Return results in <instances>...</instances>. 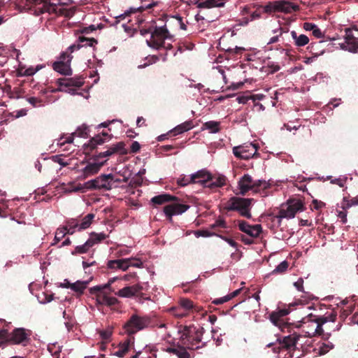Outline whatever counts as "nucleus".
I'll use <instances>...</instances> for the list:
<instances>
[{
  "label": "nucleus",
  "instance_id": "c85d7f7f",
  "mask_svg": "<svg viewBox=\"0 0 358 358\" xmlns=\"http://www.w3.org/2000/svg\"><path fill=\"white\" fill-rule=\"evenodd\" d=\"M291 36L297 47H303L309 43V38L305 34L298 35L295 31H291Z\"/></svg>",
  "mask_w": 358,
  "mask_h": 358
},
{
  "label": "nucleus",
  "instance_id": "1a4fd4ad",
  "mask_svg": "<svg viewBox=\"0 0 358 358\" xmlns=\"http://www.w3.org/2000/svg\"><path fill=\"white\" fill-rule=\"evenodd\" d=\"M345 32V41L339 43L341 48L351 52H356L358 49V29L355 27L347 28Z\"/></svg>",
  "mask_w": 358,
  "mask_h": 358
},
{
  "label": "nucleus",
  "instance_id": "774afa93",
  "mask_svg": "<svg viewBox=\"0 0 358 358\" xmlns=\"http://www.w3.org/2000/svg\"><path fill=\"white\" fill-rule=\"evenodd\" d=\"M141 145L137 141H134L131 143V148H130V152L132 153H136L140 150Z\"/></svg>",
  "mask_w": 358,
  "mask_h": 358
},
{
  "label": "nucleus",
  "instance_id": "5701e85b",
  "mask_svg": "<svg viewBox=\"0 0 358 358\" xmlns=\"http://www.w3.org/2000/svg\"><path fill=\"white\" fill-rule=\"evenodd\" d=\"M240 194L243 196L252 189V178L248 174H245L238 181Z\"/></svg>",
  "mask_w": 358,
  "mask_h": 358
},
{
  "label": "nucleus",
  "instance_id": "20e7f679",
  "mask_svg": "<svg viewBox=\"0 0 358 358\" xmlns=\"http://www.w3.org/2000/svg\"><path fill=\"white\" fill-rule=\"evenodd\" d=\"M202 336L201 330L185 326L182 331L181 343L187 349L194 350L200 348L197 345L201 342Z\"/></svg>",
  "mask_w": 358,
  "mask_h": 358
},
{
  "label": "nucleus",
  "instance_id": "864d4df0",
  "mask_svg": "<svg viewBox=\"0 0 358 358\" xmlns=\"http://www.w3.org/2000/svg\"><path fill=\"white\" fill-rule=\"evenodd\" d=\"M263 185V188L266 189L267 187V184L265 180H257L253 181L252 180V189L251 190H253L255 192H257L259 188L261 187Z\"/></svg>",
  "mask_w": 358,
  "mask_h": 358
},
{
  "label": "nucleus",
  "instance_id": "f257e3e1",
  "mask_svg": "<svg viewBox=\"0 0 358 358\" xmlns=\"http://www.w3.org/2000/svg\"><path fill=\"white\" fill-rule=\"evenodd\" d=\"M174 41V35L172 34L166 27V25L157 26L152 29L149 39H146L147 45L155 50L164 48L171 50V43Z\"/></svg>",
  "mask_w": 358,
  "mask_h": 358
},
{
  "label": "nucleus",
  "instance_id": "aec40b11",
  "mask_svg": "<svg viewBox=\"0 0 358 358\" xmlns=\"http://www.w3.org/2000/svg\"><path fill=\"white\" fill-rule=\"evenodd\" d=\"M142 289L143 287L137 284L132 286H127L120 289L117 292H115V294L120 297L129 298L136 296L141 292Z\"/></svg>",
  "mask_w": 358,
  "mask_h": 358
},
{
  "label": "nucleus",
  "instance_id": "f704fd0d",
  "mask_svg": "<svg viewBox=\"0 0 358 358\" xmlns=\"http://www.w3.org/2000/svg\"><path fill=\"white\" fill-rule=\"evenodd\" d=\"M108 149L111 152L112 155L117 153L120 155H125L127 153L125 148V144L123 142H118L116 144H113Z\"/></svg>",
  "mask_w": 358,
  "mask_h": 358
},
{
  "label": "nucleus",
  "instance_id": "39448f33",
  "mask_svg": "<svg viewBox=\"0 0 358 358\" xmlns=\"http://www.w3.org/2000/svg\"><path fill=\"white\" fill-rule=\"evenodd\" d=\"M34 3V12L36 15L48 13L49 14H63L62 6L59 4V0H29Z\"/></svg>",
  "mask_w": 358,
  "mask_h": 358
},
{
  "label": "nucleus",
  "instance_id": "5fc2aeb1",
  "mask_svg": "<svg viewBox=\"0 0 358 358\" xmlns=\"http://www.w3.org/2000/svg\"><path fill=\"white\" fill-rule=\"evenodd\" d=\"M216 227H222L223 229H227V225L226 222L222 218L217 219L214 224L210 225V229H215Z\"/></svg>",
  "mask_w": 358,
  "mask_h": 358
},
{
  "label": "nucleus",
  "instance_id": "473e14b6",
  "mask_svg": "<svg viewBox=\"0 0 358 358\" xmlns=\"http://www.w3.org/2000/svg\"><path fill=\"white\" fill-rule=\"evenodd\" d=\"M220 122L217 121H208L203 124L202 130L208 129L210 133L215 134L220 131Z\"/></svg>",
  "mask_w": 358,
  "mask_h": 358
},
{
  "label": "nucleus",
  "instance_id": "f8f14e48",
  "mask_svg": "<svg viewBox=\"0 0 358 358\" xmlns=\"http://www.w3.org/2000/svg\"><path fill=\"white\" fill-rule=\"evenodd\" d=\"M116 278H111L108 282L103 285H97L91 287L90 291L91 294H96V301L99 304L106 303L107 294L113 292L111 285L115 281Z\"/></svg>",
  "mask_w": 358,
  "mask_h": 358
},
{
  "label": "nucleus",
  "instance_id": "0eeeda50",
  "mask_svg": "<svg viewBox=\"0 0 358 358\" xmlns=\"http://www.w3.org/2000/svg\"><path fill=\"white\" fill-rule=\"evenodd\" d=\"M304 210V203L302 200L299 199H290L287 201V204L282 205V208L276 216L278 218L290 219L294 217L298 212Z\"/></svg>",
  "mask_w": 358,
  "mask_h": 358
},
{
  "label": "nucleus",
  "instance_id": "c9c22d12",
  "mask_svg": "<svg viewBox=\"0 0 358 358\" xmlns=\"http://www.w3.org/2000/svg\"><path fill=\"white\" fill-rule=\"evenodd\" d=\"M106 238L107 236L103 233L97 234L95 232H92L90 234V237L87 241L92 242V247H93L94 245L101 243Z\"/></svg>",
  "mask_w": 358,
  "mask_h": 358
},
{
  "label": "nucleus",
  "instance_id": "393cba45",
  "mask_svg": "<svg viewBox=\"0 0 358 358\" xmlns=\"http://www.w3.org/2000/svg\"><path fill=\"white\" fill-rule=\"evenodd\" d=\"M278 12L291 13L299 10V6L288 1H277Z\"/></svg>",
  "mask_w": 358,
  "mask_h": 358
},
{
  "label": "nucleus",
  "instance_id": "3c124183",
  "mask_svg": "<svg viewBox=\"0 0 358 358\" xmlns=\"http://www.w3.org/2000/svg\"><path fill=\"white\" fill-rule=\"evenodd\" d=\"M264 10L266 13L278 12L277 1L268 3L264 7Z\"/></svg>",
  "mask_w": 358,
  "mask_h": 358
},
{
  "label": "nucleus",
  "instance_id": "2f4dec72",
  "mask_svg": "<svg viewBox=\"0 0 358 358\" xmlns=\"http://www.w3.org/2000/svg\"><path fill=\"white\" fill-rule=\"evenodd\" d=\"M95 217L94 213H89L82 219H79V230H85L90 227Z\"/></svg>",
  "mask_w": 358,
  "mask_h": 358
},
{
  "label": "nucleus",
  "instance_id": "58836bf2",
  "mask_svg": "<svg viewBox=\"0 0 358 358\" xmlns=\"http://www.w3.org/2000/svg\"><path fill=\"white\" fill-rule=\"evenodd\" d=\"M192 183H194V180L192 178V175H190V176L181 175L177 179V184L178 186H180V187H185L189 184H192Z\"/></svg>",
  "mask_w": 358,
  "mask_h": 358
},
{
  "label": "nucleus",
  "instance_id": "69168bd1",
  "mask_svg": "<svg viewBox=\"0 0 358 358\" xmlns=\"http://www.w3.org/2000/svg\"><path fill=\"white\" fill-rule=\"evenodd\" d=\"M186 347H181L178 357L179 358H190L189 354L186 350Z\"/></svg>",
  "mask_w": 358,
  "mask_h": 358
},
{
  "label": "nucleus",
  "instance_id": "bf43d9fd",
  "mask_svg": "<svg viewBox=\"0 0 358 358\" xmlns=\"http://www.w3.org/2000/svg\"><path fill=\"white\" fill-rule=\"evenodd\" d=\"M196 236L210 237L215 235L214 233L209 231L208 230H199L196 231Z\"/></svg>",
  "mask_w": 358,
  "mask_h": 358
},
{
  "label": "nucleus",
  "instance_id": "2eb2a0df",
  "mask_svg": "<svg viewBox=\"0 0 358 358\" xmlns=\"http://www.w3.org/2000/svg\"><path fill=\"white\" fill-rule=\"evenodd\" d=\"M237 222L239 230L252 238H257L262 232L261 224L251 225L245 220H238Z\"/></svg>",
  "mask_w": 358,
  "mask_h": 358
},
{
  "label": "nucleus",
  "instance_id": "6e6552de",
  "mask_svg": "<svg viewBox=\"0 0 358 358\" xmlns=\"http://www.w3.org/2000/svg\"><path fill=\"white\" fill-rule=\"evenodd\" d=\"M32 331L22 327L15 328L12 331H8L10 345H21L27 346L30 343Z\"/></svg>",
  "mask_w": 358,
  "mask_h": 358
},
{
  "label": "nucleus",
  "instance_id": "72a5a7b5",
  "mask_svg": "<svg viewBox=\"0 0 358 358\" xmlns=\"http://www.w3.org/2000/svg\"><path fill=\"white\" fill-rule=\"evenodd\" d=\"M88 283V281L77 280L76 282L71 284V289L78 295H82L87 288Z\"/></svg>",
  "mask_w": 358,
  "mask_h": 358
},
{
  "label": "nucleus",
  "instance_id": "cd10ccee",
  "mask_svg": "<svg viewBox=\"0 0 358 358\" xmlns=\"http://www.w3.org/2000/svg\"><path fill=\"white\" fill-rule=\"evenodd\" d=\"M225 0H204L197 3V7L200 8H211L215 7H223Z\"/></svg>",
  "mask_w": 358,
  "mask_h": 358
},
{
  "label": "nucleus",
  "instance_id": "dca6fc26",
  "mask_svg": "<svg viewBox=\"0 0 358 358\" xmlns=\"http://www.w3.org/2000/svg\"><path fill=\"white\" fill-rule=\"evenodd\" d=\"M92 160V162H88L86 166L81 170V178L83 179L97 173L106 162V160L103 162H100L98 159Z\"/></svg>",
  "mask_w": 358,
  "mask_h": 358
},
{
  "label": "nucleus",
  "instance_id": "6ab92c4d",
  "mask_svg": "<svg viewBox=\"0 0 358 358\" xmlns=\"http://www.w3.org/2000/svg\"><path fill=\"white\" fill-rule=\"evenodd\" d=\"M57 83L60 88L77 87H80L84 84L83 78L82 77H73L69 78H59Z\"/></svg>",
  "mask_w": 358,
  "mask_h": 358
},
{
  "label": "nucleus",
  "instance_id": "a19ab883",
  "mask_svg": "<svg viewBox=\"0 0 358 358\" xmlns=\"http://www.w3.org/2000/svg\"><path fill=\"white\" fill-rule=\"evenodd\" d=\"M9 344L8 330L6 329H0V347L6 346Z\"/></svg>",
  "mask_w": 358,
  "mask_h": 358
},
{
  "label": "nucleus",
  "instance_id": "4d7b16f0",
  "mask_svg": "<svg viewBox=\"0 0 358 358\" xmlns=\"http://www.w3.org/2000/svg\"><path fill=\"white\" fill-rule=\"evenodd\" d=\"M111 155H112L111 152L108 150V149H107V150H106L104 152H101L98 155H93L90 158V159H98L99 161V159L101 158L108 157H110Z\"/></svg>",
  "mask_w": 358,
  "mask_h": 358
},
{
  "label": "nucleus",
  "instance_id": "09e8293b",
  "mask_svg": "<svg viewBox=\"0 0 358 358\" xmlns=\"http://www.w3.org/2000/svg\"><path fill=\"white\" fill-rule=\"evenodd\" d=\"M180 305L186 310H189L194 308L193 301L188 299H181L180 301Z\"/></svg>",
  "mask_w": 358,
  "mask_h": 358
},
{
  "label": "nucleus",
  "instance_id": "79ce46f5",
  "mask_svg": "<svg viewBox=\"0 0 358 358\" xmlns=\"http://www.w3.org/2000/svg\"><path fill=\"white\" fill-rule=\"evenodd\" d=\"M233 153L237 158L242 159H249L255 155V152L243 155L241 150H240V146L234 147L233 148Z\"/></svg>",
  "mask_w": 358,
  "mask_h": 358
},
{
  "label": "nucleus",
  "instance_id": "6e6d98bb",
  "mask_svg": "<svg viewBox=\"0 0 358 358\" xmlns=\"http://www.w3.org/2000/svg\"><path fill=\"white\" fill-rule=\"evenodd\" d=\"M111 155H112L111 152L108 150V149H107V150H106L104 152H101L98 155H93L90 158V159H98L99 161V159L101 158L108 157H110Z\"/></svg>",
  "mask_w": 358,
  "mask_h": 358
},
{
  "label": "nucleus",
  "instance_id": "e433bc0d",
  "mask_svg": "<svg viewBox=\"0 0 358 358\" xmlns=\"http://www.w3.org/2000/svg\"><path fill=\"white\" fill-rule=\"evenodd\" d=\"M91 248L92 242L87 241L83 245L76 246L75 250L72 251L71 254L73 255H76L77 254H85Z\"/></svg>",
  "mask_w": 358,
  "mask_h": 358
},
{
  "label": "nucleus",
  "instance_id": "f3484780",
  "mask_svg": "<svg viewBox=\"0 0 358 358\" xmlns=\"http://www.w3.org/2000/svg\"><path fill=\"white\" fill-rule=\"evenodd\" d=\"M194 183H198L207 187L210 180H213L212 174L206 169H201L192 174Z\"/></svg>",
  "mask_w": 358,
  "mask_h": 358
},
{
  "label": "nucleus",
  "instance_id": "680f3d73",
  "mask_svg": "<svg viewBox=\"0 0 358 358\" xmlns=\"http://www.w3.org/2000/svg\"><path fill=\"white\" fill-rule=\"evenodd\" d=\"M112 336V331L110 329L103 330L100 331V336L103 340H109Z\"/></svg>",
  "mask_w": 358,
  "mask_h": 358
},
{
  "label": "nucleus",
  "instance_id": "4c0bfd02",
  "mask_svg": "<svg viewBox=\"0 0 358 358\" xmlns=\"http://www.w3.org/2000/svg\"><path fill=\"white\" fill-rule=\"evenodd\" d=\"M90 129L86 124H83L77 128L73 135L80 138H88L89 137Z\"/></svg>",
  "mask_w": 358,
  "mask_h": 358
},
{
  "label": "nucleus",
  "instance_id": "4468645a",
  "mask_svg": "<svg viewBox=\"0 0 358 358\" xmlns=\"http://www.w3.org/2000/svg\"><path fill=\"white\" fill-rule=\"evenodd\" d=\"M173 203H169L164 207V213L166 217L172 220V217L176 215H180L187 210L189 208V205L180 203V199L177 201H172Z\"/></svg>",
  "mask_w": 358,
  "mask_h": 358
},
{
  "label": "nucleus",
  "instance_id": "13d9d810",
  "mask_svg": "<svg viewBox=\"0 0 358 358\" xmlns=\"http://www.w3.org/2000/svg\"><path fill=\"white\" fill-rule=\"evenodd\" d=\"M108 294H107L105 305L111 306H114V305L117 304L118 302V300L115 297L109 296Z\"/></svg>",
  "mask_w": 358,
  "mask_h": 358
},
{
  "label": "nucleus",
  "instance_id": "7c9ffc66",
  "mask_svg": "<svg viewBox=\"0 0 358 358\" xmlns=\"http://www.w3.org/2000/svg\"><path fill=\"white\" fill-rule=\"evenodd\" d=\"M236 100L238 103H248V104H252L255 106V110H264V108L262 104L259 105L257 103H255V99L254 96H238L236 98Z\"/></svg>",
  "mask_w": 358,
  "mask_h": 358
},
{
  "label": "nucleus",
  "instance_id": "b1692460",
  "mask_svg": "<svg viewBox=\"0 0 358 358\" xmlns=\"http://www.w3.org/2000/svg\"><path fill=\"white\" fill-rule=\"evenodd\" d=\"M134 337H130L121 342L117 346V350L114 352V355L123 357L129 352L131 345L134 343Z\"/></svg>",
  "mask_w": 358,
  "mask_h": 358
},
{
  "label": "nucleus",
  "instance_id": "e2e57ef3",
  "mask_svg": "<svg viewBox=\"0 0 358 358\" xmlns=\"http://www.w3.org/2000/svg\"><path fill=\"white\" fill-rule=\"evenodd\" d=\"M158 4L157 1H152L151 3L141 6L138 7V9H140V12H142L143 10L152 8L153 7L156 6Z\"/></svg>",
  "mask_w": 358,
  "mask_h": 358
},
{
  "label": "nucleus",
  "instance_id": "338daca9",
  "mask_svg": "<svg viewBox=\"0 0 358 358\" xmlns=\"http://www.w3.org/2000/svg\"><path fill=\"white\" fill-rule=\"evenodd\" d=\"M339 104H340V100H334V101L329 103L326 106L325 110H334V108H336V106H338Z\"/></svg>",
  "mask_w": 358,
  "mask_h": 358
},
{
  "label": "nucleus",
  "instance_id": "412c9836",
  "mask_svg": "<svg viewBox=\"0 0 358 358\" xmlns=\"http://www.w3.org/2000/svg\"><path fill=\"white\" fill-rule=\"evenodd\" d=\"M301 337L300 334L294 332L287 336H285L280 343L281 348L286 350H294L298 341Z\"/></svg>",
  "mask_w": 358,
  "mask_h": 358
},
{
  "label": "nucleus",
  "instance_id": "7ed1b4c3",
  "mask_svg": "<svg viewBox=\"0 0 358 358\" xmlns=\"http://www.w3.org/2000/svg\"><path fill=\"white\" fill-rule=\"evenodd\" d=\"M253 199L232 196L227 203L225 209L228 211H238L240 215L245 218L250 219L252 214L250 208Z\"/></svg>",
  "mask_w": 358,
  "mask_h": 358
},
{
  "label": "nucleus",
  "instance_id": "ddd939ff",
  "mask_svg": "<svg viewBox=\"0 0 358 358\" xmlns=\"http://www.w3.org/2000/svg\"><path fill=\"white\" fill-rule=\"evenodd\" d=\"M290 313L289 308H281L276 311L272 312L270 315V320L271 322L278 327L282 331H289L290 324L284 321L283 317Z\"/></svg>",
  "mask_w": 358,
  "mask_h": 358
},
{
  "label": "nucleus",
  "instance_id": "de8ad7c7",
  "mask_svg": "<svg viewBox=\"0 0 358 358\" xmlns=\"http://www.w3.org/2000/svg\"><path fill=\"white\" fill-rule=\"evenodd\" d=\"M66 234V232L65 228H62V227L58 228L55 233L54 244L59 243L65 236Z\"/></svg>",
  "mask_w": 358,
  "mask_h": 358
},
{
  "label": "nucleus",
  "instance_id": "bb28decb",
  "mask_svg": "<svg viewBox=\"0 0 358 358\" xmlns=\"http://www.w3.org/2000/svg\"><path fill=\"white\" fill-rule=\"evenodd\" d=\"M194 127V125L192 120L185 121L171 130L170 133L172 134L173 136H176L190 130Z\"/></svg>",
  "mask_w": 358,
  "mask_h": 358
},
{
  "label": "nucleus",
  "instance_id": "a18cd8bd",
  "mask_svg": "<svg viewBox=\"0 0 358 358\" xmlns=\"http://www.w3.org/2000/svg\"><path fill=\"white\" fill-rule=\"evenodd\" d=\"M273 32L277 34L269 39V41L267 42V45L278 42L280 37L283 33V31L281 27H279L278 29L273 30Z\"/></svg>",
  "mask_w": 358,
  "mask_h": 358
},
{
  "label": "nucleus",
  "instance_id": "a211bd4d",
  "mask_svg": "<svg viewBox=\"0 0 358 358\" xmlns=\"http://www.w3.org/2000/svg\"><path fill=\"white\" fill-rule=\"evenodd\" d=\"M106 142L105 138L101 134H96L92 137L90 141L84 145V152L86 155H89L95 150L98 145H103Z\"/></svg>",
  "mask_w": 358,
  "mask_h": 358
},
{
  "label": "nucleus",
  "instance_id": "f03ea898",
  "mask_svg": "<svg viewBox=\"0 0 358 358\" xmlns=\"http://www.w3.org/2000/svg\"><path fill=\"white\" fill-rule=\"evenodd\" d=\"M157 325V322L153 317L148 315L132 314L123 325V329L129 338H131L137 332L154 328Z\"/></svg>",
  "mask_w": 358,
  "mask_h": 358
},
{
  "label": "nucleus",
  "instance_id": "9d476101",
  "mask_svg": "<svg viewBox=\"0 0 358 358\" xmlns=\"http://www.w3.org/2000/svg\"><path fill=\"white\" fill-rule=\"evenodd\" d=\"M328 320L327 317H317L310 314L307 317L303 318L302 323L306 324L309 322H313L312 330L305 331V336L313 337L315 334H322L323 332L322 324L326 323Z\"/></svg>",
  "mask_w": 358,
  "mask_h": 358
},
{
  "label": "nucleus",
  "instance_id": "37998d69",
  "mask_svg": "<svg viewBox=\"0 0 358 358\" xmlns=\"http://www.w3.org/2000/svg\"><path fill=\"white\" fill-rule=\"evenodd\" d=\"M79 41L81 43V48L85 46L94 47L95 45L97 44L96 40H95L93 38H87L85 37H80Z\"/></svg>",
  "mask_w": 358,
  "mask_h": 358
},
{
  "label": "nucleus",
  "instance_id": "c756f323",
  "mask_svg": "<svg viewBox=\"0 0 358 358\" xmlns=\"http://www.w3.org/2000/svg\"><path fill=\"white\" fill-rule=\"evenodd\" d=\"M213 180H210L207 187L210 189H214L217 187H223L226 183V177L224 176H213L212 175Z\"/></svg>",
  "mask_w": 358,
  "mask_h": 358
},
{
  "label": "nucleus",
  "instance_id": "49530a36",
  "mask_svg": "<svg viewBox=\"0 0 358 358\" xmlns=\"http://www.w3.org/2000/svg\"><path fill=\"white\" fill-rule=\"evenodd\" d=\"M173 24L176 27H179L180 29H182V30L187 29L186 24L183 22L182 18L180 16L173 17Z\"/></svg>",
  "mask_w": 358,
  "mask_h": 358
},
{
  "label": "nucleus",
  "instance_id": "4be33fe9",
  "mask_svg": "<svg viewBox=\"0 0 358 358\" xmlns=\"http://www.w3.org/2000/svg\"><path fill=\"white\" fill-rule=\"evenodd\" d=\"M294 286L296 289L303 293V294L301 296V299H299L298 303H307L309 301L313 300L314 296L312 294L309 292H305L303 289V279L302 278H299L297 281L294 282Z\"/></svg>",
  "mask_w": 358,
  "mask_h": 358
},
{
  "label": "nucleus",
  "instance_id": "a878e982",
  "mask_svg": "<svg viewBox=\"0 0 358 358\" xmlns=\"http://www.w3.org/2000/svg\"><path fill=\"white\" fill-rule=\"evenodd\" d=\"M176 200L178 201V198L175 196H171L169 194H162L152 197L150 201L153 204V206H157L171 201Z\"/></svg>",
  "mask_w": 358,
  "mask_h": 358
},
{
  "label": "nucleus",
  "instance_id": "423d86ee",
  "mask_svg": "<svg viewBox=\"0 0 358 358\" xmlns=\"http://www.w3.org/2000/svg\"><path fill=\"white\" fill-rule=\"evenodd\" d=\"M120 180H115L112 173L101 174L94 180H89L84 184V188L87 189H112L113 183L119 182Z\"/></svg>",
  "mask_w": 358,
  "mask_h": 358
},
{
  "label": "nucleus",
  "instance_id": "603ef678",
  "mask_svg": "<svg viewBox=\"0 0 358 358\" xmlns=\"http://www.w3.org/2000/svg\"><path fill=\"white\" fill-rule=\"evenodd\" d=\"M260 17H261V13L259 12L255 11L250 15V18H246V17L243 18V22L241 23V24H248L250 21L258 20Z\"/></svg>",
  "mask_w": 358,
  "mask_h": 358
},
{
  "label": "nucleus",
  "instance_id": "8fccbe9b",
  "mask_svg": "<svg viewBox=\"0 0 358 358\" xmlns=\"http://www.w3.org/2000/svg\"><path fill=\"white\" fill-rule=\"evenodd\" d=\"M66 227H69L71 229H77V231L79 230V219L78 218H71L66 221Z\"/></svg>",
  "mask_w": 358,
  "mask_h": 358
},
{
  "label": "nucleus",
  "instance_id": "9b49d317",
  "mask_svg": "<svg viewBox=\"0 0 358 358\" xmlns=\"http://www.w3.org/2000/svg\"><path fill=\"white\" fill-rule=\"evenodd\" d=\"M73 57L67 52L61 54L59 60L54 62L52 67L55 71L64 76L72 74L71 62Z\"/></svg>",
  "mask_w": 358,
  "mask_h": 358
},
{
  "label": "nucleus",
  "instance_id": "0e129e2a",
  "mask_svg": "<svg viewBox=\"0 0 358 358\" xmlns=\"http://www.w3.org/2000/svg\"><path fill=\"white\" fill-rule=\"evenodd\" d=\"M218 236L220 237L224 241H225L227 243H229L233 248H237L238 243L236 241H234L233 239L228 238L227 236H222V235H218Z\"/></svg>",
  "mask_w": 358,
  "mask_h": 358
},
{
  "label": "nucleus",
  "instance_id": "ea45409f",
  "mask_svg": "<svg viewBox=\"0 0 358 358\" xmlns=\"http://www.w3.org/2000/svg\"><path fill=\"white\" fill-rule=\"evenodd\" d=\"M129 262L131 259H115V262H112L111 264H116L117 268L126 271L130 266Z\"/></svg>",
  "mask_w": 358,
  "mask_h": 358
},
{
  "label": "nucleus",
  "instance_id": "c03bdc74",
  "mask_svg": "<svg viewBox=\"0 0 358 358\" xmlns=\"http://www.w3.org/2000/svg\"><path fill=\"white\" fill-rule=\"evenodd\" d=\"M289 266V263L287 261L282 262L276 268L272 271L273 274H282L285 273Z\"/></svg>",
  "mask_w": 358,
  "mask_h": 358
},
{
  "label": "nucleus",
  "instance_id": "052dcab7",
  "mask_svg": "<svg viewBox=\"0 0 358 358\" xmlns=\"http://www.w3.org/2000/svg\"><path fill=\"white\" fill-rule=\"evenodd\" d=\"M312 205L315 210H320L325 206V203L323 201L317 199L313 200Z\"/></svg>",
  "mask_w": 358,
  "mask_h": 358
}]
</instances>
